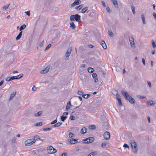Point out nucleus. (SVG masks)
<instances>
[{
  "label": "nucleus",
  "instance_id": "nucleus-52",
  "mask_svg": "<svg viewBox=\"0 0 156 156\" xmlns=\"http://www.w3.org/2000/svg\"><path fill=\"white\" fill-rule=\"evenodd\" d=\"M32 90L34 91L36 90L37 88L36 87L34 86L32 87Z\"/></svg>",
  "mask_w": 156,
  "mask_h": 156
},
{
  "label": "nucleus",
  "instance_id": "nucleus-4",
  "mask_svg": "<svg viewBox=\"0 0 156 156\" xmlns=\"http://www.w3.org/2000/svg\"><path fill=\"white\" fill-rule=\"evenodd\" d=\"M48 153L49 154H53L56 152V150L51 146H50L47 148Z\"/></svg>",
  "mask_w": 156,
  "mask_h": 156
},
{
  "label": "nucleus",
  "instance_id": "nucleus-10",
  "mask_svg": "<svg viewBox=\"0 0 156 156\" xmlns=\"http://www.w3.org/2000/svg\"><path fill=\"white\" fill-rule=\"evenodd\" d=\"M71 51V48H68L65 54V56H66V57H68L70 55Z\"/></svg>",
  "mask_w": 156,
  "mask_h": 156
},
{
  "label": "nucleus",
  "instance_id": "nucleus-47",
  "mask_svg": "<svg viewBox=\"0 0 156 156\" xmlns=\"http://www.w3.org/2000/svg\"><path fill=\"white\" fill-rule=\"evenodd\" d=\"M51 44H49L46 47L45 50H46L49 49L51 46Z\"/></svg>",
  "mask_w": 156,
  "mask_h": 156
},
{
  "label": "nucleus",
  "instance_id": "nucleus-32",
  "mask_svg": "<svg viewBox=\"0 0 156 156\" xmlns=\"http://www.w3.org/2000/svg\"><path fill=\"white\" fill-rule=\"evenodd\" d=\"M97 152L96 151L92 152L90 153V154L91 156H94L95 155H96L97 154Z\"/></svg>",
  "mask_w": 156,
  "mask_h": 156
},
{
  "label": "nucleus",
  "instance_id": "nucleus-55",
  "mask_svg": "<svg viewBox=\"0 0 156 156\" xmlns=\"http://www.w3.org/2000/svg\"><path fill=\"white\" fill-rule=\"evenodd\" d=\"M68 112H65L63 113V115L65 116H66L68 114Z\"/></svg>",
  "mask_w": 156,
  "mask_h": 156
},
{
  "label": "nucleus",
  "instance_id": "nucleus-14",
  "mask_svg": "<svg viewBox=\"0 0 156 156\" xmlns=\"http://www.w3.org/2000/svg\"><path fill=\"white\" fill-rule=\"evenodd\" d=\"M77 140L75 139L72 138L68 140V141L71 144H74L76 143Z\"/></svg>",
  "mask_w": 156,
  "mask_h": 156
},
{
  "label": "nucleus",
  "instance_id": "nucleus-37",
  "mask_svg": "<svg viewBox=\"0 0 156 156\" xmlns=\"http://www.w3.org/2000/svg\"><path fill=\"white\" fill-rule=\"evenodd\" d=\"M137 98L140 99H144L145 98H146V96H140V95H137Z\"/></svg>",
  "mask_w": 156,
  "mask_h": 156
},
{
  "label": "nucleus",
  "instance_id": "nucleus-53",
  "mask_svg": "<svg viewBox=\"0 0 156 156\" xmlns=\"http://www.w3.org/2000/svg\"><path fill=\"white\" fill-rule=\"evenodd\" d=\"M21 37V36L18 34L16 38V40H18Z\"/></svg>",
  "mask_w": 156,
  "mask_h": 156
},
{
  "label": "nucleus",
  "instance_id": "nucleus-59",
  "mask_svg": "<svg viewBox=\"0 0 156 156\" xmlns=\"http://www.w3.org/2000/svg\"><path fill=\"white\" fill-rule=\"evenodd\" d=\"M123 147H127H127H129V146H128V145L127 144H124V145H123Z\"/></svg>",
  "mask_w": 156,
  "mask_h": 156
},
{
  "label": "nucleus",
  "instance_id": "nucleus-1",
  "mask_svg": "<svg viewBox=\"0 0 156 156\" xmlns=\"http://www.w3.org/2000/svg\"><path fill=\"white\" fill-rule=\"evenodd\" d=\"M122 93L125 98L129 101L131 104H133L135 102V100L132 98L126 92L122 91Z\"/></svg>",
  "mask_w": 156,
  "mask_h": 156
},
{
  "label": "nucleus",
  "instance_id": "nucleus-11",
  "mask_svg": "<svg viewBox=\"0 0 156 156\" xmlns=\"http://www.w3.org/2000/svg\"><path fill=\"white\" fill-rule=\"evenodd\" d=\"M15 78H15L14 76H9L6 78V81L9 82L15 79Z\"/></svg>",
  "mask_w": 156,
  "mask_h": 156
},
{
  "label": "nucleus",
  "instance_id": "nucleus-50",
  "mask_svg": "<svg viewBox=\"0 0 156 156\" xmlns=\"http://www.w3.org/2000/svg\"><path fill=\"white\" fill-rule=\"evenodd\" d=\"M118 103H119V105L120 106H121L122 105V103L121 101V100H119L118 101Z\"/></svg>",
  "mask_w": 156,
  "mask_h": 156
},
{
  "label": "nucleus",
  "instance_id": "nucleus-23",
  "mask_svg": "<svg viewBox=\"0 0 156 156\" xmlns=\"http://www.w3.org/2000/svg\"><path fill=\"white\" fill-rule=\"evenodd\" d=\"M89 128L91 129H96V126L93 125H91L89 126Z\"/></svg>",
  "mask_w": 156,
  "mask_h": 156
},
{
  "label": "nucleus",
  "instance_id": "nucleus-54",
  "mask_svg": "<svg viewBox=\"0 0 156 156\" xmlns=\"http://www.w3.org/2000/svg\"><path fill=\"white\" fill-rule=\"evenodd\" d=\"M44 40H43L39 44V46L40 47H41L43 44Z\"/></svg>",
  "mask_w": 156,
  "mask_h": 156
},
{
  "label": "nucleus",
  "instance_id": "nucleus-48",
  "mask_svg": "<svg viewBox=\"0 0 156 156\" xmlns=\"http://www.w3.org/2000/svg\"><path fill=\"white\" fill-rule=\"evenodd\" d=\"M106 11L108 12V13H110V8L108 7H107L106 8Z\"/></svg>",
  "mask_w": 156,
  "mask_h": 156
},
{
  "label": "nucleus",
  "instance_id": "nucleus-42",
  "mask_svg": "<svg viewBox=\"0 0 156 156\" xmlns=\"http://www.w3.org/2000/svg\"><path fill=\"white\" fill-rule=\"evenodd\" d=\"M152 44L153 48H154L156 46V45L154 41L153 40L152 41Z\"/></svg>",
  "mask_w": 156,
  "mask_h": 156
},
{
  "label": "nucleus",
  "instance_id": "nucleus-28",
  "mask_svg": "<svg viewBox=\"0 0 156 156\" xmlns=\"http://www.w3.org/2000/svg\"><path fill=\"white\" fill-rule=\"evenodd\" d=\"M114 91L116 92V98L118 100V101L120 100L121 98H120V96L119 95L117 94V91L116 90H115Z\"/></svg>",
  "mask_w": 156,
  "mask_h": 156
},
{
  "label": "nucleus",
  "instance_id": "nucleus-61",
  "mask_svg": "<svg viewBox=\"0 0 156 156\" xmlns=\"http://www.w3.org/2000/svg\"><path fill=\"white\" fill-rule=\"evenodd\" d=\"M102 4L104 7H105L106 5H105V3L104 1H102Z\"/></svg>",
  "mask_w": 156,
  "mask_h": 156
},
{
  "label": "nucleus",
  "instance_id": "nucleus-25",
  "mask_svg": "<svg viewBox=\"0 0 156 156\" xmlns=\"http://www.w3.org/2000/svg\"><path fill=\"white\" fill-rule=\"evenodd\" d=\"M70 27L73 29H74L75 28L76 26L74 24V23L73 22H71L70 23Z\"/></svg>",
  "mask_w": 156,
  "mask_h": 156
},
{
  "label": "nucleus",
  "instance_id": "nucleus-7",
  "mask_svg": "<svg viewBox=\"0 0 156 156\" xmlns=\"http://www.w3.org/2000/svg\"><path fill=\"white\" fill-rule=\"evenodd\" d=\"M94 139V138L92 137L88 138L85 140H84V143L88 144L92 142L93 141Z\"/></svg>",
  "mask_w": 156,
  "mask_h": 156
},
{
  "label": "nucleus",
  "instance_id": "nucleus-49",
  "mask_svg": "<svg viewBox=\"0 0 156 156\" xmlns=\"http://www.w3.org/2000/svg\"><path fill=\"white\" fill-rule=\"evenodd\" d=\"M57 122V119H55V120H54L52 122H51V124H53L56 123Z\"/></svg>",
  "mask_w": 156,
  "mask_h": 156
},
{
  "label": "nucleus",
  "instance_id": "nucleus-16",
  "mask_svg": "<svg viewBox=\"0 0 156 156\" xmlns=\"http://www.w3.org/2000/svg\"><path fill=\"white\" fill-rule=\"evenodd\" d=\"M87 129L85 127H83L81 130V133L82 134H84L86 132Z\"/></svg>",
  "mask_w": 156,
  "mask_h": 156
},
{
  "label": "nucleus",
  "instance_id": "nucleus-13",
  "mask_svg": "<svg viewBox=\"0 0 156 156\" xmlns=\"http://www.w3.org/2000/svg\"><path fill=\"white\" fill-rule=\"evenodd\" d=\"M71 106V102L70 101H69L67 105L66 108V111H67L70 108Z\"/></svg>",
  "mask_w": 156,
  "mask_h": 156
},
{
  "label": "nucleus",
  "instance_id": "nucleus-44",
  "mask_svg": "<svg viewBox=\"0 0 156 156\" xmlns=\"http://www.w3.org/2000/svg\"><path fill=\"white\" fill-rule=\"evenodd\" d=\"M97 74L95 73H93L92 74V76L93 78H95L97 77Z\"/></svg>",
  "mask_w": 156,
  "mask_h": 156
},
{
  "label": "nucleus",
  "instance_id": "nucleus-20",
  "mask_svg": "<svg viewBox=\"0 0 156 156\" xmlns=\"http://www.w3.org/2000/svg\"><path fill=\"white\" fill-rule=\"evenodd\" d=\"M108 34L110 37H113V34L112 33V31L111 30H108Z\"/></svg>",
  "mask_w": 156,
  "mask_h": 156
},
{
  "label": "nucleus",
  "instance_id": "nucleus-24",
  "mask_svg": "<svg viewBox=\"0 0 156 156\" xmlns=\"http://www.w3.org/2000/svg\"><path fill=\"white\" fill-rule=\"evenodd\" d=\"M62 124V122H58L54 125H53L52 126L54 127H57L60 126L61 124Z\"/></svg>",
  "mask_w": 156,
  "mask_h": 156
},
{
  "label": "nucleus",
  "instance_id": "nucleus-46",
  "mask_svg": "<svg viewBox=\"0 0 156 156\" xmlns=\"http://www.w3.org/2000/svg\"><path fill=\"white\" fill-rule=\"evenodd\" d=\"M77 94L80 95H82L83 94V92L82 91H78Z\"/></svg>",
  "mask_w": 156,
  "mask_h": 156
},
{
  "label": "nucleus",
  "instance_id": "nucleus-62",
  "mask_svg": "<svg viewBox=\"0 0 156 156\" xmlns=\"http://www.w3.org/2000/svg\"><path fill=\"white\" fill-rule=\"evenodd\" d=\"M4 82V80H2L0 82V86H1L3 84Z\"/></svg>",
  "mask_w": 156,
  "mask_h": 156
},
{
  "label": "nucleus",
  "instance_id": "nucleus-63",
  "mask_svg": "<svg viewBox=\"0 0 156 156\" xmlns=\"http://www.w3.org/2000/svg\"><path fill=\"white\" fill-rule=\"evenodd\" d=\"M75 4L74 3V2L71 5L72 7H73V6H74L75 5Z\"/></svg>",
  "mask_w": 156,
  "mask_h": 156
},
{
  "label": "nucleus",
  "instance_id": "nucleus-12",
  "mask_svg": "<svg viewBox=\"0 0 156 156\" xmlns=\"http://www.w3.org/2000/svg\"><path fill=\"white\" fill-rule=\"evenodd\" d=\"M147 104L150 106H153L154 105L155 103L154 101L149 100L147 101Z\"/></svg>",
  "mask_w": 156,
  "mask_h": 156
},
{
  "label": "nucleus",
  "instance_id": "nucleus-35",
  "mask_svg": "<svg viewBox=\"0 0 156 156\" xmlns=\"http://www.w3.org/2000/svg\"><path fill=\"white\" fill-rule=\"evenodd\" d=\"M131 8L132 10L133 13V14H134L135 13L134 7L133 5H131Z\"/></svg>",
  "mask_w": 156,
  "mask_h": 156
},
{
  "label": "nucleus",
  "instance_id": "nucleus-39",
  "mask_svg": "<svg viewBox=\"0 0 156 156\" xmlns=\"http://www.w3.org/2000/svg\"><path fill=\"white\" fill-rule=\"evenodd\" d=\"M42 125V122H39L38 123H36L35 124V126H41V125Z\"/></svg>",
  "mask_w": 156,
  "mask_h": 156
},
{
  "label": "nucleus",
  "instance_id": "nucleus-64",
  "mask_svg": "<svg viewBox=\"0 0 156 156\" xmlns=\"http://www.w3.org/2000/svg\"><path fill=\"white\" fill-rule=\"evenodd\" d=\"M94 81L95 83H97L98 81V79L97 78H95Z\"/></svg>",
  "mask_w": 156,
  "mask_h": 156
},
{
  "label": "nucleus",
  "instance_id": "nucleus-3",
  "mask_svg": "<svg viewBox=\"0 0 156 156\" xmlns=\"http://www.w3.org/2000/svg\"><path fill=\"white\" fill-rule=\"evenodd\" d=\"M70 20L71 21L75 20L77 22H80V16L77 14L73 15L70 16Z\"/></svg>",
  "mask_w": 156,
  "mask_h": 156
},
{
  "label": "nucleus",
  "instance_id": "nucleus-41",
  "mask_svg": "<svg viewBox=\"0 0 156 156\" xmlns=\"http://www.w3.org/2000/svg\"><path fill=\"white\" fill-rule=\"evenodd\" d=\"M106 144L105 143L103 142L101 144V146L105 148L106 147Z\"/></svg>",
  "mask_w": 156,
  "mask_h": 156
},
{
  "label": "nucleus",
  "instance_id": "nucleus-38",
  "mask_svg": "<svg viewBox=\"0 0 156 156\" xmlns=\"http://www.w3.org/2000/svg\"><path fill=\"white\" fill-rule=\"evenodd\" d=\"M9 5H10V4H9L7 5H6L3 7H2L3 9H4V10H6V9H7L9 7Z\"/></svg>",
  "mask_w": 156,
  "mask_h": 156
},
{
  "label": "nucleus",
  "instance_id": "nucleus-8",
  "mask_svg": "<svg viewBox=\"0 0 156 156\" xmlns=\"http://www.w3.org/2000/svg\"><path fill=\"white\" fill-rule=\"evenodd\" d=\"M103 136L105 139L108 140L110 136V133L109 132L106 131L104 133Z\"/></svg>",
  "mask_w": 156,
  "mask_h": 156
},
{
  "label": "nucleus",
  "instance_id": "nucleus-15",
  "mask_svg": "<svg viewBox=\"0 0 156 156\" xmlns=\"http://www.w3.org/2000/svg\"><path fill=\"white\" fill-rule=\"evenodd\" d=\"M115 7H118V4L116 0H111Z\"/></svg>",
  "mask_w": 156,
  "mask_h": 156
},
{
  "label": "nucleus",
  "instance_id": "nucleus-33",
  "mask_svg": "<svg viewBox=\"0 0 156 156\" xmlns=\"http://www.w3.org/2000/svg\"><path fill=\"white\" fill-rule=\"evenodd\" d=\"M51 130V128H45L43 129V130L44 131H50Z\"/></svg>",
  "mask_w": 156,
  "mask_h": 156
},
{
  "label": "nucleus",
  "instance_id": "nucleus-58",
  "mask_svg": "<svg viewBox=\"0 0 156 156\" xmlns=\"http://www.w3.org/2000/svg\"><path fill=\"white\" fill-rule=\"evenodd\" d=\"M61 156H67V155L66 153H65L62 154Z\"/></svg>",
  "mask_w": 156,
  "mask_h": 156
},
{
  "label": "nucleus",
  "instance_id": "nucleus-2",
  "mask_svg": "<svg viewBox=\"0 0 156 156\" xmlns=\"http://www.w3.org/2000/svg\"><path fill=\"white\" fill-rule=\"evenodd\" d=\"M130 142L134 153H136L137 152L138 148L136 142L133 140H130Z\"/></svg>",
  "mask_w": 156,
  "mask_h": 156
},
{
  "label": "nucleus",
  "instance_id": "nucleus-17",
  "mask_svg": "<svg viewBox=\"0 0 156 156\" xmlns=\"http://www.w3.org/2000/svg\"><path fill=\"white\" fill-rule=\"evenodd\" d=\"M129 41L131 46H133L135 44L133 38L131 37L129 39Z\"/></svg>",
  "mask_w": 156,
  "mask_h": 156
},
{
  "label": "nucleus",
  "instance_id": "nucleus-36",
  "mask_svg": "<svg viewBox=\"0 0 156 156\" xmlns=\"http://www.w3.org/2000/svg\"><path fill=\"white\" fill-rule=\"evenodd\" d=\"M76 5H78L81 3V1L80 0H76L74 2Z\"/></svg>",
  "mask_w": 156,
  "mask_h": 156
},
{
  "label": "nucleus",
  "instance_id": "nucleus-6",
  "mask_svg": "<svg viewBox=\"0 0 156 156\" xmlns=\"http://www.w3.org/2000/svg\"><path fill=\"white\" fill-rule=\"evenodd\" d=\"M50 68V66L48 65L44 69L41 70L40 71V73L42 74H44L47 73L49 70Z\"/></svg>",
  "mask_w": 156,
  "mask_h": 156
},
{
  "label": "nucleus",
  "instance_id": "nucleus-18",
  "mask_svg": "<svg viewBox=\"0 0 156 156\" xmlns=\"http://www.w3.org/2000/svg\"><path fill=\"white\" fill-rule=\"evenodd\" d=\"M16 91L13 92L10 95L9 99H12V98L15 96L16 93Z\"/></svg>",
  "mask_w": 156,
  "mask_h": 156
},
{
  "label": "nucleus",
  "instance_id": "nucleus-22",
  "mask_svg": "<svg viewBox=\"0 0 156 156\" xmlns=\"http://www.w3.org/2000/svg\"><path fill=\"white\" fill-rule=\"evenodd\" d=\"M141 18L143 21V23L144 24H145L146 23V22L145 20L144 15L143 14H142L141 15Z\"/></svg>",
  "mask_w": 156,
  "mask_h": 156
},
{
  "label": "nucleus",
  "instance_id": "nucleus-5",
  "mask_svg": "<svg viewBox=\"0 0 156 156\" xmlns=\"http://www.w3.org/2000/svg\"><path fill=\"white\" fill-rule=\"evenodd\" d=\"M34 143V140L33 139H29L25 142V144L26 146H29Z\"/></svg>",
  "mask_w": 156,
  "mask_h": 156
},
{
  "label": "nucleus",
  "instance_id": "nucleus-27",
  "mask_svg": "<svg viewBox=\"0 0 156 156\" xmlns=\"http://www.w3.org/2000/svg\"><path fill=\"white\" fill-rule=\"evenodd\" d=\"M42 113V111H40L35 114L34 115L35 116H38L40 115Z\"/></svg>",
  "mask_w": 156,
  "mask_h": 156
},
{
  "label": "nucleus",
  "instance_id": "nucleus-30",
  "mask_svg": "<svg viewBox=\"0 0 156 156\" xmlns=\"http://www.w3.org/2000/svg\"><path fill=\"white\" fill-rule=\"evenodd\" d=\"M87 70L88 72L90 73H91L94 71L93 69L91 67H89Z\"/></svg>",
  "mask_w": 156,
  "mask_h": 156
},
{
  "label": "nucleus",
  "instance_id": "nucleus-56",
  "mask_svg": "<svg viewBox=\"0 0 156 156\" xmlns=\"http://www.w3.org/2000/svg\"><path fill=\"white\" fill-rule=\"evenodd\" d=\"M147 83H148V84L149 87H151V83L149 81H147Z\"/></svg>",
  "mask_w": 156,
  "mask_h": 156
},
{
  "label": "nucleus",
  "instance_id": "nucleus-26",
  "mask_svg": "<svg viewBox=\"0 0 156 156\" xmlns=\"http://www.w3.org/2000/svg\"><path fill=\"white\" fill-rule=\"evenodd\" d=\"M88 9V7H85V8H83L82 10V11H81L82 12V13H84Z\"/></svg>",
  "mask_w": 156,
  "mask_h": 156
},
{
  "label": "nucleus",
  "instance_id": "nucleus-21",
  "mask_svg": "<svg viewBox=\"0 0 156 156\" xmlns=\"http://www.w3.org/2000/svg\"><path fill=\"white\" fill-rule=\"evenodd\" d=\"M26 27L25 24H23L21 25L20 28L19 30L20 31H21L22 30L24 29Z\"/></svg>",
  "mask_w": 156,
  "mask_h": 156
},
{
  "label": "nucleus",
  "instance_id": "nucleus-19",
  "mask_svg": "<svg viewBox=\"0 0 156 156\" xmlns=\"http://www.w3.org/2000/svg\"><path fill=\"white\" fill-rule=\"evenodd\" d=\"M33 139L34 140V143L35 142L36 140H40V137L37 135H36L34 136V138Z\"/></svg>",
  "mask_w": 156,
  "mask_h": 156
},
{
  "label": "nucleus",
  "instance_id": "nucleus-57",
  "mask_svg": "<svg viewBox=\"0 0 156 156\" xmlns=\"http://www.w3.org/2000/svg\"><path fill=\"white\" fill-rule=\"evenodd\" d=\"M14 77L15 78H15V79H18L20 78L19 75H18L17 76H14Z\"/></svg>",
  "mask_w": 156,
  "mask_h": 156
},
{
  "label": "nucleus",
  "instance_id": "nucleus-45",
  "mask_svg": "<svg viewBox=\"0 0 156 156\" xmlns=\"http://www.w3.org/2000/svg\"><path fill=\"white\" fill-rule=\"evenodd\" d=\"M25 13H26L27 15L28 16H30V11H28L27 12H25Z\"/></svg>",
  "mask_w": 156,
  "mask_h": 156
},
{
  "label": "nucleus",
  "instance_id": "nucleus-60",
  "mask_svg": "<svg viewBox=\"0 0 156 156\" xmlns=\"http://www.w3.org/2000/svg\"><path fill=\"white\" fill-rule=\"evenodd\" d=\"M15 141V139L14 138H13L12 140V143H14Z\"/></svg>",
  "mask_w": 156,
  "mask_h": 156
},
{
  "label": "nucleus",
  "instance_id": "nucleus-40",
  "mask_svg": "<svg viewBox=\"0 0 156 156\" xmlns=\"http://www.w3.org/2000/svg\"><path fill=\"white\" fill-rule=\"evenodd\" d=\"M70 119L71 120H74L75 119V117L73 115H71L70 117Z\"/></svg>",
  "mask_w": 156,
  "mask_h": 156
},
{
  "label": "nucleus",
  "instance_id": "nucleus-29",
  "mask_svg": "<svg viewBox=\"0 0 156 156\" xmlns=\"http://www.w3.org/2000/svg\"><path fill=\"white\" fill-rule=\"evenodd\" d=\"M67 117V116H65L64 115H62V116H61V120L62 121H65V120L66 119Z\"/></svg>",
  "mask_w": 156,
  "mask_h": 156
},
{
  "label": "nucleus",
  "instance_id": "nucleus-34",
  "mask_svg": "<svg viewBox=\"0 0 156 156\" xmlns=\"http://www.w3.org/2000/svg\"><path fill=\"white\" fill-rule=\"evenodd\" d=\"M83 4H81L79 5L78 7L76 8V9L78 10H80L81 8H82L83 7Z\"/></svg>",
  "mask_w": 156,
  "mask_h": 156
},
{
  "label": "nucleus",
  "instance_id": "nucleus-43",
  "mask_svg": "<svg viewBox=\"0 0 156 156\" xmlns=\"http://www.w3.org/2000/svg\"><path fill=\"white\" fill-rule=\"evenodd\" d=\"M69 137H73V134L72 133L70 132L69 133Z\"/></svg>",
  "mask_w": 156,
  "mask_h": 156
},
{
  "label": "nucleus",
  "instance_id": "nucleus-31",
  "mask_svg": "<svg viewBox=\"0 0 156 156\" xmlns=\"http://www.w3.org/2000/svg\"><path fill=\"white\" fill-rule=\"evenodd\" d=\"M90 94H84L82 95V97L85 98H87L88 97L90 96Z\"/></svg>",
  "mask_w": 156,
  "mask_h": 156
},
{
  "label": "nucleus",
  "instance_id": "nucleus-9",
  "mask_svg": "<svg viewBox=\"0 0 156 156\" xmlns=\"http://www.w3.org/2000/svg\"><path fill=\"white\" fill-rule=\"evenodd\" d=\"M100 44L102 45L104 49H105L107 48L106 43L103 40H102L100 42Z\"/></svg>",
  "mask_w": 156,
  "mask_h": 156
},
{
  "label": "nucleus",
  "instance_id": "nucleus-51",
  "mask_svg": "<svg viewBox=\"0 0 156 156\" xmlns=\"http://www.w3.org/2000/svg\"><path fill=\"white\" fill-rule=\"evenodd\" d=\"M142 61L144 66L145 65V60L144 58H142Z\"/></svg>",
  "mask_w": 156,
  "mask_h": 156
}]
</instances>
